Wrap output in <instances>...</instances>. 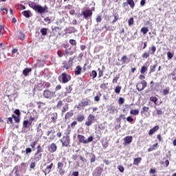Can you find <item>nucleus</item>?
Returning <instances> with one entry per match:
<instances>
[{"label":"nucleus","instance_id":"f03ea898","mask_svg":"<svg viewBox=\"0 0 176 176\" xmlns=\"http://www.w3.org/2000/svg\"><path fill=\"white\" fill-rule=\"evenodd\" d=\"M60 142L62 144V146L65 148H69L71 146V138L69 135H63Z\"/></svg>","mask_w":176,"mask_h":176},{"label":"nucleus","instance_id":"bf43d9fd","mask_svg":"<svg viewBox=\"0 0 176 176\" xmlns=\"http://www.w3.org/2000/svg\"><path fill=\"white\" fill-rule=\"evenodd\" d=\"M69 43L72 45V46H76V41L74 39H70L69 40Z\"/></svg>","mask_w":176,"mask_h":176},{"label":"nucleus","instance_id":"cd10ccee","mask_svg":"<svg viewBox=\"0 0 176 176\" xmlns=\"http://www.w3.org/2000/svg\"><path fill=\"white\" fill-rule=\"evenodd\" d=\"M113 16L114 17V19L112 21V24H115L118 20H119V14L118 12H113Z\"/></svg>","mask_w":176,"mask_h":176},{"label":"nucleus","instance_id":"a211bd4d","mask_svg":"<svg viewBox=\"0 0 176 176\" xmlns=\"http://www.w3.org/2000/svg\"><path fill=\"white\" fill-rule=\"evenodd\" d=\"M72 54H74V51H72L71 47H69V48H66L65 50V52L63 54V56L65 57H68V56H72Z\"/></svg>","mask_w":176,"mask_h":176},{"label":"nucleus","instance_id":"4c0bfd02","mask_svg":"<svg viewBox=\"0 0 176 176\" xmlns=\"http://www.w3.org/2000/svg\"><path fill=\"white\" fill-rule=\"evenodd\" d=\"M146 71H148V66H145L143 65L142 66L141 69H140V74H145V72H146Z\"/></svg>","mask_w":176,"mask_h":176},{"label":"nucleus","instance_id":"7c9ffc66","mask_svg":"<svg viewBox=\"0 0 176 176\" xmlns=\"http://www.w3.org/2000/svg\"><path fill=\"white\" fill-rule=\"evenodd\" d=\"M30 13H31V11L30 10H25L22 12L23 16H24L27 19H30V17H31V15L30 14Z\"/></svg>","mask_w":176,"mask_h":176},{"label":"nucleus","instance_id":"a18cd8bd","mask_svg":"<svg viewBox=\"0 0 176 176\" xmlns=\"http://www.w3.org/2000/svg\"><path fill=\"white\" fill-rule=\"evenodd\" d=\"M25 152L26 155H30L32 152V149L31 148L28 147L25 148V151H22V153H24Z\"/></svg>","mask_w":176,"mask_h":176},{"label":"nucleus","instance_id":"ea45409f","mask_svg":"<svg viewBox=\"0 0 176 176\" xmlns=\"http://www.w3.org/2000/svg\"><path fill=\"white\" fill-rule=\"evenodd\" d=\"M140 113V110L138 109H134V110H131L130 114L131 115H134L135 116H137Z\"/></svg>","mask_w":176,"mask_h":176},{"label":"nucleus","instance_id":"bb28decb","mask_svg":"<svg viewBox=\"0 0 176 176\" xmlns=\"http://www.w3.org/2000/svg\"><path fill=\"white\" fill-rule=\"evenodd\" d=\"M76 120L79 123H82V122H83V120H85V115H83V114L78 115Z\"/></svg>","mask_w":176,"mask_h":176},{"label":"nucleus","instance_id":"f8f14e48","mask_svg":"<svg viewBox=\"0 0 176 176\" xmlns=\"http://www.w3.org/2000/svg\"><path fill=\"white\" fill-rule=\"evenodd\" d=\"M129 5L131 9H134L135 7V3H134V0H126V2L122 3V8H126L129 6Z\"/></svg>","mask_w":176,"mask_h":176},{"label":"nucleus","instance_id":"a19ab883","mask_svg":"<svg viewBox=\"0 0 176 176\" xmlns=\"http://www.w3.org/2000/svg\"><path fill=\"white\" fill-rule=\"evenodd\" d=\"M66 31L68 32V34H72V32H75V28L69 27L66 29Z\"/></svg>","mask_w":176,"mask_h":176},{"label":"nucleus","instance_id":"09e8293b","mask_svg":"<svg viewBox=\"0 0 176 176\" xmlns=\"http://www.w3.org/2000/svg\"><path fill=\"white\" fill-rule=\"evenodd\" d=\"M148 31H149L148 28L143 27L141 28V32H142L144 35H146V34H148Z\"/></svg>","mask_w":176,"mask_h":176},{"label":"nucleus","instance_id":"680f3d73","mask_svg":"<svg viewBox=\"0 0 176 176\" xmlns=\"http://www.w3.org/2000/svg\"><path fill=\"white\" fill-rule=\"evenodd\" d=\"M118 104L120 105H122V104H124V98H119V99H118Z\"/></svg>","mask_w":176,"mask_h":176},{"label":"nucleus","instance_id":"37998d69","mask_svg":"<svg viewBox=\"0 0 176 176\" xmlns=\"http://www.w3.org/2000/svg\"><path fill=\"white\" fill-rule=\"evenodd\" d=\"M43 152V149L42 148V146L41 144L36 146V153H42Z\"/></svg>","mask_w":176,"mask_h":176},{"label":"nucleus","instance_id":"f257e3e1","mask_svg":"<svg viewBox=\"0 0 176 176\" xmlns=\"http://www.w3.org/2000/svg\"><path fill=\"white\" fill-rule=\"evenodd\" d=\"M30 8H32V9L34 10L35 12H37V13H45L46 10H47V6L42 7V6H39L36 4L35 2H30L29 3Z\"/></svg>","mask_w":176,"mask_h":176},{"label":"nucleus","instance_id":"49530a36","mask_svg":"<svg viewBox=\"0 0 176 176\" xmlns=\"http://www.w3.org/2000/svg\"><path fill=\"white\" fill-rule=\"evenodd\" d=\"M36 104L38 105V109H42L43 107H45V105H46V104H45L42 102H37Z\"/></svg>","mask_w":176,"mask_h":176},{"label":"nucleus","instance_id":"1a4fd4ad","mask_svg":"<svg viewBox=\"0 0 176 176\" xmlns=\"http://www.w3.org/2000/svg\"><path fill=\"white\" fill-rule=\"evenodd\" d=\"M146 86H148V82H146L145 80H143L137 84L136 89L138 91H142V90H144Z\"/></svg>","mask_w":176,"mask_h":176},{"label":"nucleus","instance_id":"c03bdc74","mask_svg":"<svg viewBox=\"0 0 176 176\" xmlns=\"http://www.w3.org/2000/svg\"><path fill=\"white\" fill-rule=\"evenodd\" d=\"M170 93V87H167L162 90V94L164 96H167Z\"/></svg>","mask_w":176,"mask_h":176},{"label":"nucleus","instance_id":"412c9836","mask_svg":"<svg viewBox=\"0 0 176 176\" xmlns=\"http://www.w3.org/2000/svg\"><path fill=\"white\" fill-rule=\"evenodd\" d=\"M80 74H82V67H80V65H77L74 70V74L76 75V76H78V75H80Z\"/></svg>","mask_w":176,"mask_h":176},{"label":"nucleus","instance_id":"2f4dec72","mask_svg":"<svg viewBox=\"0 0 176 176\" xmlns=\"http://www.w3.org/2000/svg\"><path fill=\"white\" fill-rule=\"evenodd\" d=\"M32 71V69H31V68H26V69L23 70V74L25 76H28V74H30V72H31Z\"/></svg>","mask_w":176,"mask_h":176},{"label":"nucleus","instance_id":"5fc2aeb1","mask_svg":"<svg viewBox=\"0 0 176 176\" xmlns=\"http://www.w3.org/2000/svg\"><path fill=\"white\" fill-rule=\"evenodd\" d=\"M44 21H45V23L47 24H50L52 23V19H50L49 16H47L44 19Z\"/></svg>","mask_w":176,"mask_h":176},{"label":"nucleus","instance_id":"c9c22d12","mask_svg":"<svg viewBox=\"0 0 176 176\" xmlns=\"http://www.w3.org/2000/svg\"><path fill=\"white\" fill-rule=\"evenodd\" d=\"M149 111V107L144 106L140 111L141 115H144L145 112H148Z\"/></svg>","mask_w":176,"mask_h":176},{"label":"nucleus","instance_id":"ddd939ff","mask_svg":"<svg viewBox=\"0 0 176 176\" xmlns=\"http://www.w3.org/2000/svg\"><path fill=\"white\" fill-rule=\"evenodd\" d=\"M47 151L50 153H54L57 151V144L56 143H52L48 146Z\"/></svg>","mask_w":176,"mask_h":176},{"label":"nucleus","instance_id":"774afa93","mask_svg":"<svg viewBox=\"0 0 176 176\" xmlns=\"http://www.w3.org/2000/svg\"><path fill=\"white\" fill-rule=\"evenodd\" d=\"M150 100H151L153 102H157V98L155 97V96H151L150 98Z\"/></svg>","mask_w":176,"mask_h":176},{"label":"nucleus","instance_id":"c756f323","mask_svg":"<svg viewBox=\"0 0 176 176\" xmlns=\"http://www.w3.org/2000/svg\"><path fill=\"white\" fill-rule=\"evenodd\" d=\"M157 146H159L158 143L153 144L150 148H148V152H152V151H155Z\"/></svg>","mask_w":176,"mask_h":176},{"label":"nucleus","instance_id":"de8ad7c7","mask_svg":"<svg viewBox=\"0 0 176 176\" xmlns=\"http://www.w3.org/2000/svg\"><path fill=\"white\" fill-rule=\"evenodd\" d=\"M69 109V107H68V104H65V105L62 109V113H65Z\"/></svg>","mask_w":176,"mask_h":176},{"label":"nucleus","instance_id":"3c124183","mask_svg":"<svg viewBox=\"0 0 176 176\" xmlns=\"http://www.w3.org/2000/svg\"><path fill=\"white\" fill-rule=\"evenodd\" d=\"M119 78H120V76L116 75L114 78L112 80V83L115 84V83H118V80H119Z\"/></svg>","mask_w":176,"mask_h":176},{"label":"nucleus","instance_id":"5701e85b","mask_svg":"<svg viewBox=\"0 0 176 176\" xmlns=\"http://www.w3.org/2000/svg\"><path fill=\"white\" fill-rule=\"evenodd\" d=\"M72 116H74V111H68L67 113H66V114L65 116V120H68L71 119V118H72Z\"/></svg>","mask_w":176,"mask_h":176},{"label":"nucleus","instance_id":"69168bd1","mask_svg":"<svg viewBox=\"0 0 176 176\" xmlns=\"http://www.w3.org/2000/svg\"><path fill=\"white\" fill-rule=\"evenodd\" d=\"M118 169L119 170V171H120V173H123L124 171V167H123V166L122 165H119L118 166Z\"/></svg>","mask_w":176,"mask_h":176},{"label":"nucleus","instance_id":"4468645a","mask_svg":"<svg viewBox=\"0 0 176 176\" xmlns=\"http://www.w3.org/2000/svg\"><path fill=\"white\" fill-rule=\"evenodd\" d=\"M58 116L57 113H50L49 114V119H50L52 123H56L57 122V119Z\"/></svg>","mask_w":176,"mask_h":176},{"label":"nucleus","instance_id":"13d9d810","mask_svg":"<svg viewBox=\"0 0 176 176\" xmlns=\"http://www.w3.org/2000/svg\"><path fill=\"white\" fill-rule=\"evenodd\" d=\"M8 124H12L13 123V117H10L7 118Z\"/></svg>","mask_w":176,"mask_h":176},{"label":"nucleus","instance_id":"c85d7f7f","mask_svg":"<svg viewBox=\"0 0 176 176\" xmlns=\"http://www.w3.org/2000/svg\"><path fill=\"white\" fill-rule=\"evenodd\" d=\"M66 91L65 92V97H67L68 94H70V93L72 91V86H68L66 87Z\"/></svg>","mask_w":176,"mask_h":176},{"label":"nucleus","instance_id":"6e6d98bb","mask_svg":"<svg viewBox=\"0 0 176 176\" xmlns=\"http://www.w3.org/2000/svg\"><path fill=\"white\" fill-rule=\"evenodd\" d=\"M107 86H108V82H107V83L103 82L100 85V89L105 90V89H107Z\"/></svg>","mask_w":176,"mask_h":176},{"label":"nucleus","instance_id":"39448f33","mask_svg":"<svg viewBox=\"0 0 176 176\" xmlns=\"http://www.w3.org/2000/svg\"><path fill=\"white\" fill-rule=\"evenodd\" d=\"M91 103V101L90 100V99H89V98H83L77 105V109H81V108H85V107H89Z\"/></svg>","mask_w":176,"mask_h":176},{"label":"nucleus","instance_id":"6e6552de","mask_svg":"<svg viewBox=\"0 0 176 176\" xmlns=\"http://www.w3.org/2000/svg\"><path fill=\"white\" fill-rule=\"evenodd\" d=\"M94 122H96V116L93 114H89L87 117V120L85 122V126H87L89 127V126H91V124H93Z\"/></svg>","mask_w":176,"mask_h":176},{"label":"nucleus","instance_id":"0e129e2a","mask_svg":"<svg viewBox=\"0 0 176 176\" xmlns=\"http://www.w3.org/2000/svg\"><path fill=\"white\" fill-rule=\"evenodd\" d=\"M78 124V121H73L71 124L70 126L72 129H75V126Z\"/></svg>","mask_w":176,"mask_h":176},{"label":"nucleus","instance_id":"8fccbe9b","mask_svg":"<svg viewBox=\"0 0 176 176\" xmlns=\"http://www.w3.org/2000/svg\"><path fill=\"white\" fill-rule=\"evenodd\" d=\"M157 67V63H156L155 65L151 66L150 68V72L151 73H153L155 72V71H156V67Z\"/></svg>","mask_w":176,"mask_h":176},{"label":"nucleus","instance_id":"7ed1b4c3","mask_svg":"<svg viewBox=\"0 0 176 176\" xmlns=\"http://www.w3.org/2000/svg\"><path fill=\"white\" fill-rule=\"evenodd\" d=\"M77 138L79 144H89L94 140L93 136H89L87 139H86V137H85L83 135H78Z\"/></svg>","mask_w":176,"mask_h":176},{"label":"nucleus","instance_id":"6ab92c4d","mask_svg":"<svg viewBox=\"0 0 176 176\" xmlns=\"http://www.w3.org/2000/svg\"><path fill=\"white\" fill-rule=\"evenodd\" d=\"M102 171H104V169L101 166H98L96 168L94 175L96 176H101V174H102Z\"/></svg>","mask_w":176,"mask_h":176},{"label":"nucleus","instance_id":"603ef678","mask_svg":"<svg viewBox=\"0 0 176 176\" xmlns=\"http://www.w3.org/2000/svg\"><path fill=\"white\" fill-rule=\"evenodd\" d=\"M128 24L130 26L133 25V24H134V18L131 17L129 20H128Z\"/></svg>","mask_w":176,"mask_h":176},{"label":"nucleus","instance_id":"f3484780","mask_svg":"<svg viewBox=\"0 0 176 176\" xmlns=\"http://www.w3.org/2000/svg\"><path fill=\"white\" fill-rule=\"evenodd\" d=\"M133 142V136H126L124 138V145H130Z\"/></svg>","mask_w":176,"mask_h":176},{"label":"nucleus","instance_id":"e2e57ef3","mask_svg":"<svg viewBox=\"0 0 176 176\" xmlns=\"http://www.w3.org/2000/svg\"><path fill=\"white\" fill-rule=\"evenodd\" d=\"M98 78H101V76H103L104 72H102V70H101V69L98 68Z\"/></svg>","mask_w":176,"mask_h":176},{"label":"nucleus","instance_id":"aec40b11","mask_svg":"<svg viewBox=\"0 0 176 176\" xmlns=\"http://www.w3.org/2000/svg\"><path fill=\"white\" fill-rule=\"evenodd\" d=\"M42 159V153H35L33 160L34 162H39Z\"/></svg>","mask_w":176,"mask_h":176},{"label":"nucleus","instance_id":"20e7f679","mask_svg":"<svg viewBox=\"0 0 176 176\" xmlns=\"http://www.w3.org/2000/svg\"><path fill=\"white\" fill-rule=\"evenodd\" d=\"M71 79V75L67 74L66 72L62 73L60 76H59L58 77V80H60V82H62L64 84L68 83V82H69Z\"/></svg>","mask_w":176,"mask_h":176},{"label":"nucleus","instance_id":"a878e982","mask_svg":"<svg viewBox=\"0 0 176 176\" xmlns=\"http://www.w3.org/2000/svg\"><path fill=\"white\" fill-rule=\"evenodd\" d=\"M52 168H53V163H51L49 166L46 167L45 170L44 171L45 175H46V173L49 174V173L52 172Z\"/></svg>","mask_w":176,"mask_h":176},{"label":"nucleus","instance_id":"338daca9","mask_svg":"<svg viewBox=\"0 0 176 176\" xmlns=\"http://www.w3.org/2000/svg\"><path fill=\"white\" fill-rule=\"evenodd\" d=\"M36 166V163H35V161L31 162L30 164V168H35Z\"/></svg>","mask_w":176,"mask_h":176},{"label":"nucleus","instance_id":"b1692460","mask_svg":"<svg viewBox=\"0 0 176 176\" xmlns=\"http://www.w3.org/2000/svg\"><path fill=\"white\" fill-rule=\"evenodd\" d=\"M157 130H159V125H156L153 129H151L148 132V135H152V134L156 133Z\"/></svg>","mask_w":176,"mask_h":176},{"label":"nucleus","instance_id":"473e14b6","mask_svg":"<svg viewBox=\"0 0 176 176\" xmlns=\"http://www.w3.org/2000/svg\"><path fill=\"white\" fill-rule=\"evenodd\" d=\"M40 32L43 36H46V35H47V28H43L41 29Z\"/></svg>","mask_w":176,"mask_h":176},{"label":"nucleus","instance_id":"79ce46f5","mask_svg":"<svg viewBox=\"0 0 176 176\" xmlns=\"http://www.w3.org/2000/svg\"><path fill=\"white\" fill-rule=\"evenodd\" d=\"M57 171L60 176H64L65 175V169H64V168L61 169H57Z\"/></svg>","mask_w":176,"mask_h":176},{"label":"nucleus","instance_id":"58836bf2","mask_svg":"<svg viewBox=\"0 0 176 176\" xmlns=\"http://www.w3.org/2000/svg\"><path fill=\"white\" fill-rule=\"evenodd\" d=\"M12 116L14 118V120L15 123L20 122V116H16L14 114H12Z\"/></svg>","mask_w":176,"mask_h":176},{"label":"nucleus","instance_id":"9d476101","mask_svg":"<svg viewBox=\"0 0 176 176\" xmlns=\"http://www.w3.org/2000/svg\"><path fill=\"white\" fill-rule=\"evenodd\" d=\"M63 68H65V69L72 68V66L74 65V58H69V60L67 62H63Z\"/></svg>","mask_w":176,"mask_h":176},{"label":"nucleus","instance_id":"393cba45","mask_svg":"<svg viewBox=\"0 0 176 176\" xmlns=\"http://www.w3.org/2000/svg\"><path fill=\"white\" fill-rule=\"evenodd\" d=\"M141 160H142V158L141 157L133 159L134 166H139L140 164L141 163Z\"/></svg>","mask_w":176,"mask_h":176},{"label":"nucleus","instance_id":"864d4df0","mask_svg":"<svg viewBox=\"0 0 176 176\" xmlns=\"http://www.w3.org/2000/svg\"><path fill=\"white\" fill-rule=\"evenodd\" d=\"M36 144H38V141L32 142L30 143V146L32 149H35V146H36Z\"/></svg>","mask_w":176,"mask_h":176},{"label":"nucleus","instance_id":"0eeeda50","mask_svg":"<svg viewBox=\"0 0 176 176\" xmlns=\"http://www.w3.org/2000/svg\"><path fill=\"white\" fill-rule=\"evenodd\" d=\"M93 10H94V8L91 10L85 9L82 11V15L83 16L84 19L87 20L89 17H91L93 16Z\"/></svg>","mask_w":176,"mask_h":176},{"label":"nucleus","instance_id":"052dcab7","mask_svg":"<svg viewBox=\"0 0 176 176\" xmlns=\"http://www.w3.org/2000/svg\"><path fill=\"white\" fill-rule=\"evenodd\" d=\"M61 107H63V101L59 100L56 104V107H58V109H61Z\"/></svg>","mask_w":176,"mask_h":176},{"label":"nucleus","instance_id":"4d7b16f0","mask_svg":"<svg viewBox=\"0 0 176 176\" xmlns=\"http://www.w3.org/2000/svg\"><path fill=\"white\" fill-rule=\"evenodd\" d=\"M174 54L171 53V52H167V58L168 60H171L172 57H173Z\"/></svg>","mask_w":176,"mask_h":176},{"label":"nucleus","instance_id":"2eb2a0df","mask_svg":"<svg viewBox=\"0 0 176 176\" xmlns=\"http://www.w3.org/2000/svg\"><path fill=\"white\" fill-rule=\"evenodd\" d=\"M50 134H52V136L50 138V140L53 141V140H54V138H56V135H54V134H56V130L51 129L50 131H47L46 135L47 137H49V135H50Z\"/></svg>","mask_w":176,"mask_h":176},{"label":"nucleus","instance_id":"423d86ee","mask_svg":"<svg viewBox=\"0 0 176 176\" xmlns=\"http://www.w3.org/2000/svg\"><path fill=\"white\" fill-rule=\"evenodd\" d=\"M43 96L47 100H52V98H54V97H56V92L52 91L49 89H45L43 92Z\"/></svg>","mask_w":176,"mask_h":176},{"label":"nucleus","instance_id":"72a5a7b5","mask_svg":"<svg viewBox=\"0 0 176 176\" xmlns=\"http://www.w3.org/2000/svg\"><path fill=\"white\" fill-rule=\"evenodd\" d=\"M23 126L24 129H28V127H30V126H31V122H30V121H28V120H24L23 122Z\"/></svg>","mask_w":176,"mask_h":176},{"label":"nucleus","instance_id":"e433bc0d","mask_svg":"<svg viewBox=\"0 0 176 176\" xmlns=\"http://www.w3.org/2000/svg\"><path fill=\"white\" fill-rule=\"evenodd\" d=\"M89 75L92 79H95V78H97V72L96 70H92L90 73Z\"/></svg>","mask_w":176,"mask_h":176},{"label":"nucleus","instance_id":"4be33fe9","mask_svg":"<svg viewBox=\"0 0 176 176\" xmlns=\"http://www.w3.org/2000/svg\"><path fill=\"white\" fill-rule=\"evenodd\" d=\"M65 164H67V163L64 164V162H61V161H58L57 163V170H60L61 168H65Z\"/></svg>","mask_w":176,"mask_h":176},{"label":"nucleus","instance_id":"9b49d317","mask_svg":"<svg viewBox=\"0 0 176 176\" xmlns=\"http://www.w3.org/2000/svg\"><path fill=\"white\" fill-rule=\"evenodd\" d=\"M156 52V47L155 45H153L151 48V52H144L142 55V58H148L149 56L155 54V52Z\"/></svg>","mask_w":176,"mask_h":176},{"label":"nucleus","instance_id":"f704fd0d","mask_svg":"<svg viewBox=\"0 0 176 176\" xmlns=\"http://www.w3.org/2000/svg\"><path fill=\"white\" fill-rule=\"evenodd\" d=\"M120 90H122V86L117 85L114 89V91L116 94H120Z\"/></svg>","mask_w":176,"mask_h":176},{"label":"nucleus","instance_id":"dca6fc26","mask_svg":"<svg viewBox=\"0 0 176 176\" xmlns=\"http://www.w3.org/2000/svg\"><path fill=\"white\" fill-rule=\"evenodd\" d=\"M120 63L122 65L129 64V63H130V58L127 57V55H123L120 58Z\"/></svg>","mask_w":176,"mask_h":176}]
</instances>
